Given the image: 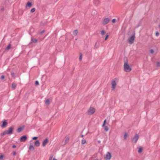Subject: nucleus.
I'll return each instance as SVG.
<instances>
[{"label":"nucleus","mask_w":160,"mask_h":160,"mask_svg":"<svg viewBox=\"0 0 160 160\" xmlns=\"http://www.w3.org/2000/svg\"><path fill=\"white\" fill-rule=\"evenodd\" d=\"M13 128L12 127H10L8 129L4 131L2 134V136H3L6 134H11L12 133V131Z\"/></svg>","instance_id":"1"},{"label":"nucleus","mask_w":160,"mask_h":160,"mask_svg":"<svg viewBox=\"0 0 160 160\" xmlns=\"http://www.w3.org/2000/svg\"><path fill=\"white\" fill-rule=\"evenodd\" d=\"M124 70L126 72H130L132 70L130 66L126 62L124 63Z\"/></svg>","instance_id":"2"},{"label":"nucleus","mask_w":160,"mask_h":160,"mask_svg":"<svg viewBox=\"0 0 160 160\" xmlns=\"http://www.w3.org/2000/svg\"><path fill=\"white\" fill-rule=\"evenodd\" d=\"M95 109L92 107H90L89 109L87 111V113L88 115L92 114L95 112Z\"/></svg>","instance_id":"3"},{"label":"nucleus","mask_w":160,"mask_h":160,"mask_svg":"<svg viewBox=\"0 0 160 160\" xmlns=\"http://www.w3.org/2000/svg\"><path fill=\"white\" fill-rule=\"evenodd\" d=\"M104 157L106 160H110L112 158L111 154L110 152H108L104 155Z\"/></svg>","instance_id":"4"},{"label":"nucleus","mask_w":160,"mask_h":160,"mask_svg":"<svg viewBox=\"0 0 160 160\" xmlns=\"http://www.w3.org/2000/svg\"><path fill=\"white\" fill-rule=\"evenodd\" d=\"M139 137V135L138 134H136L135 136L132 139V143H136L138 141Z\"/></svg>","instance_id":"5"},{"label":"nucleus","mask_w":160,"mask_h":160,"mask_svg":"<svg viewBox=\"0 0 160 160\" xmlns=\"http://www.w3.org/2000/svg\"><path fill=\"white\" fill-rule=\"evenodd\" d=\"M108 123L107 122V121H104L103 124L102 125V126L104 127V130L105 131H107L109 130L108 127L107 126H105L106 125H108Z\"/></svg>","instance_id":"6"},{"label":"nucleus","mask_w":160,"mask_h":160,"mask_svg":"<svg viewBox=\"0 0 160 160\" xmlns=\"http://www.w3.org/2000/svg\"><path fill=\"white\" fill-rule=\"evenodd\" d=\"M135 37L134 34L131 37L129 38L128 39V41L129 43L130 44L133 43L135 39Z\"/></svg>","instance_id":"7"},{"label":"nucleus","mask_w":160,"mask_h":160,"mask_svg":"<svg viewBox=\"0 0 160 160\" xmlns=\"http://www.w3.org/2000/svg\"><path fill=\"white\" fill-rule=\"evenodd\" d=\"M27 139V138L26 136H23L20 138V141L21 142H25Z\"/></svg>","instance_id":"8"},{"label":"nucleus","mask_w":160,"mask_h":160,"mask_svg":"<svg viewBox=\"0 0 160 160\" xmlns=\"http://www.w3.org/2000/svg\"><path fill=\"white\" fill-rule=\"evenodd\" d=\"M116 84H117L115 80H113L112 81L111 85L112 86V88L113 89H114L115 88V87L116 85Z\"/></svg>","instance_id":"9"},{"label":"nucleus","mask_w":160,"mask_h":160,"mask_svg":"<svg viewBox=\"0 0 160 160\" xmlns=\"http://www.w3.org/2000/svg\"><path fill=\"white\" fill-rule=\"evenodd\" d=\"M110 19L108 18H105L103 22V24L104 25H106L108 24L110 21Z\"/></svg>","instance_id":"10"},{"label":"nucleus","mask_w":160,"mask_h":160,"mask_svg":"<svg viewBox=\"0 0 160 160\" xmlns=\"http://www.w3.org/2000/svg\"><path fill=\"white\" fill-rule=\"evenodd\" d=\"M48 140L47 138L45 139L43 141L42 143V146L43 147L45 146L48 143Z\"/></svg>","instance_id":"11"},{"label":"nucleus","mask_w":160,"mask_h":160,"mask_svg":"<svg viewBox=\"0 0 160 160\" xmlns=\"http://www.w3.org/2000/svg\"><path fill=\"white\" fill-rule=\"evenodd\" d=\"M7 124L8 122L5 121H4L2 122V123L1 125V126L2 128H4L7 126Z\"/></svg>","instance_id":"12"},{"label":"nucleus","mask_w":160,"mask_h":160,"mask_svg":"<svg viewBox=\"0 0 160 160\" xmlns=\"http://www.w3.org/2000/svg\"><path fill=\"white\" fill-rule=\"evenodd\" d=\"M29 148V149L31 151H33L34 150V148L32 143L30 144Z\"/></svg>","instance_id":"13"},{"label":"nucleus","mask_w":160,"mask_h":160,"mask_svg":"<svg viewBox=\"0 0 160 160\" xmlns=\"http://www.w3.org/2000/svg\"><path fill=\"white\" fill-rule=\"evenodd\" d=\"M24 128V127L23 126L19 128L17 130V132H20Z\"/></svg>","instance_id":"14"},{"label":"nucleus","mask_w":160,"mask_h":160,"mask_svg":"<svg viewBox=\"0 0 160 160\" xmlns=\"http://www.w3.org/2000/svg\"><path fill=\"white\" fill-rule=\"evenodd\" d=\"M35 145L37 147H38L40 146V143L39 141H36L34 143Z\"/></svg>","instance_id":"15"},{"label":"nucleus","mask_w":160,"mask_h":160,"mask_svg":"<svg viewBox=\"0 0 160 160\" xmlns=\"http://www.w3.org/2000/svg\"><path fill=\"white\" fill-rule=\"evenodd\" d=\"M78 33V31L77 30H75L73 32V35L74 36H76L77 35V33Z\"/></svg>","instance_id":"16"},{"label":"nucleus","mask_w":160,"mask_h":160,"mask_svg":"<svg viewBox=\"0 0 160 160\" xmlns=\"http://www.w3.org/2000/svg\"><path fill=\"white\" fill-rule=\"evenodd\" d=\"M16 85L15 83H12V88L14 89H15L16 88Z\"/></svg>","instance_id":"17"},{"label":"nucleus","mask_w":160,"mask_h":160,"mask_svg":"<svg viewBox=\"0 0 160 160\" xmlns=\"http://www.w3.org/2000/svg\"><path fill=\"white\" fill-rule=\"evenodd\" d=\"M45 103L46 105H48L50 104V100L49 99H48L46 100Z\"/></svg>","instance_id":"18"},{"label":"nucleus","mask_w":160,"mask_h":160,"mask_svg":"<svg viewBox=\"0 0 160 160\" xmlns=\"http://www.w3.org/2000/svg\"><path fill=\"white\" fill-rule=\"evenodd\" d=\"M31 41L33 42L34 43H37L38 41L37 39H36L32 38H31Z\"/></svg>","instance_id":"19"},{"label":"nucleus","mask_w":160,"mask_h":160,"mask_svg":"<svg viewBox=\"0 0 160 160\" xmlns=\"http://www.w3.org/2000/svg\"><path fill=\"white\" fill-rule=\"evenodd\" d=\"M94 3L96 5H98V3H99V0H94Z\"/></svg>","instance_id":"20"},{"label":"nucleus","mask_w":160,"mask_h":160,"mask_svg":"<svg viewBox=\"0 0 160 160\" xmlns=\"http://www.w3.org/2000/svg\"><path fill=\"white\" fill-rule=\"evenodd\" d=\"M11 47V45L10 44H9L7 47L6 48L5 50H8Z\"/></svg>","instance_id":"21"},{"label":"nucleus","mask_w":160,"mask_h":160,"mask_svg":"<svg viewBox=\"0 0 160 160\" xmlns=\"http://www.w3.org/2000/svg\"><path fill=\"white\" fill-rule=\"evenodd\" d=\"M32 3L29 2H28L27 6L29 7H30L32 6Z\"/></svg>","instance_id":"22"},{"label":"nucleus","mask_w":160,"mask_h":160,"mask_svg":"<svg viewBox=\"0 0 160 160\" xmlns=\"http://www.w3.org/2000/svg\"><path fill=\"white\" fill-rule=\"evenodd\" d=\"M128 136V134L126 133H125V134L124 135V137H123L124 139H127Z\"/></svg>","instance_id":"23"},{"label":"nucleus","mask_w":160,"mask_h":160,"mask_svg":"<svg viewBox=\"0 0 160 160\" xmlns=\"http://www.w3.org/2000/svg\"><path fill=\"white\" fill-rule=\"evenodd\" d=\"M142 151V148H139L138 150V152L139 153H141Z\"/></svg>","instance_id":"24"},{"label":"nucleus","mask_w":160,"mask_h":160,"mask_svg":"<svg viewBox=\"0 0 160 160\" xmlns=\"http://www.w3.org/2000/svg\"><path fill=\"white\" fill-rule=\"evenodd\" d=\"M105 33L106 32L104 30H102L101 32V34L102 35H104Z\"/></svg>","instance_id":"25"},{"label":"nucleus","mask_w":160,"mask_h":160,"mask_svg":"<svg viewBox=\"0 0 160 160\" xmlns=\"http://www.w3.org/2000/svg\"><path fill=\"white\" fill-rule=\"evenodd\" d=\"M35 8H33L31 9V12L32 13L34 12L35 11Z\"/></svg>","instance_id":"26"},{"label":"nucleus","mask_w":160,"mask_h":160,"mask_svg":"<svg viewBox=\"0 0 160 160\" xmlns=\"http://www.w3.org/2000/svg\"><path fill=\"white\" fill-rule=\"evenodd\" d=\"M86 143V140L85 139H83L82 141V143L83 144H85Z\"/></svg>","instance_id":"27"},{"label":"nucleus","mask_w":160,"mask_h":160,"mask_svg":"<svg viewBox=\"0 0 160 160\" xmlns=\"http://www.w3.org/2000/svg\"><path fill=\"white\" fill-rule=\"evenodd\" d=\"M11 75L12 77L15 78V74L14 72H12L11 73Z\"/></svg>","instance_id":"28"},{"label":"nucleus","mask_w":160,"mask_h":160,"mask_svg":"<svg viewBox=\"0 0 160 160\" xmlns=\"http://www.w3.org/2000/svg\"><path fill=\"white\" fill-rule=\"evenodd\" d=\"M98 48V45H97V42H96L94 46V48Z\"/></svg>","instance_id":"29"},{"label":"nucleus","mask_w":160,"mask_h":160,"mask_svg":"<svg viewBox=\"0 0 160 160\" xmlns=\"http://www.w3.org/2000/svg\"><path fill=\"white\" fill-rule=\"evenodd\" d=\"M35 85L36 86L38 85L39 84L38 82V81H36L35 82Z\"/></svg>","instance_id":"30"},{"label":"nucleus","mask_w":160,"mask_h":160,"mask_svg":"<svg viewBox=\"0 0 160 160\" xmlns=\"http://www.w3.org/2000/svg\"><path fill=\"white\" fill-rule=\"evenodd\" d=\"M5 78V76L4 75H2L1 77V79L3 80Z\"/></svg>","instance_id":"31"},{"label":"nucleus","mask_w":160,"mask_h":160,"mask_svg":"<svg viewBox=\"0 0 160 160\" xmlns=\"http://www.w3.org/2000/svg\"><path fill=\"white\" fill-rule=\"evenodd\" d=\"M157 67H160V62H157Z\"/></svg>","instance_id":"32"},{"label":"nucleus","mask_w":160,"mask_h":160,"mask_svg":"<svg viewBox=\"0 0 160 160\" xmlns=\"http://www.w3.org/2000/svg\"><path fill=\"white\" fill-rule=\"evenodd\" d=\"M45 32V31L44 30H43L41 32H40V34L41 35L43 33H44Z\"/></svg>","instance_id":"33"},{"label":"nucleus","mask_w":160,"mask_h":160,"mask_svg":"<svg viewBox=\"0 0 160 160\" xmlns=\"http://www.w3.org/2000/svg\"><path fill=\"white\" fill-rule=\"evenodd\" d=\"M150 52L152 54H153L154 52V51L153 49H151L150 50Z\"/></svg>","instance_id":"34"},{"label":"nucleus","mask_w":160,"mask_h":160,"mask_svg":"<svg viewBox=\"0 0 160 160\" xmlns=\"http://www.w3.org/2000/svg\"><path fill=\"white\" fill-rule=\"evenodd\" d=\"M3 158V155L0 156V160H2Z\"/></svg>","instance_id":"35"},{"label":"nucleus","mask_w":160,"mask_h":160,"mask_svg":"<svg viewBox=\"0 0 160 160\" xmlns=\"http://www.w3.org/2000/svg\"><path fill=\"white\" fill-rule=\"evenodd\" d=\"M82 55H81L79 56V60L80 61H81L82 60Z\"/></svg>","instance_id":"36"},{"label":"nucleus","mask_w":160,"mask_h":160,"mask_svg":"<svg viewBox=\"0 0 160 160\" xmlns=\"http://www.w3.org/2000/svg\"><path fill=\"white\" fill-rule=\"evenodd\" d=\"M116 22V20L115 19H114L112 20V22L113 23H115Z\"/></svg>","instance_id":"37"},{"label":"nucleus","mask_w":160,"mask_h":160,"mask_svg":"<svg viewBox=\"0 0 160 160\" xmlns=\"http://www.w3.org/2000/svg\"><path fill=\"white\" fill-rule=\"evenodd\" d=\"M38 138V137H34L32 138V140H36Z\"/></svg>","instance_id":"38"},{"label":"nucleus","mask_w":160,"mask_h":160,"mask_svg":"<svg viewBox=\"0 0 160 160\" xmlns=\"http://www.w3.org/2000/svg\"><path fill=\"white\" fill-rule=\"evenodd\" d=\"M159 35V33L158 32H157L156 33V36H158Z\"/></svg>","instance_id":"39"},{"label":"nucleus","mask_w":160,"mask_h":160,"mask_svg":"<svg viewBox=\"0 0 160 160\" xmlns=\"http://www.w3.org/2000/svg\"><path fill=\"white\" fill-rule=\"evenodd\" d=\"M108 35H106V38H105V40H106L107 39V38H108Z\"/></svg>","instance_id":"40"},{"label":"nucleus","mask_w":160,"mask_h":160,"mask_svg":"<svg viewBox=\"0 0 160 160\" xmlns=\"http://www.w3.org/2000/svg\"><path fill=\"white\" fill-rule=\"evenodd\" d=\"M12 154L13 156H15L16 155V152H12Z\"/></svg>","instance_id":"41"},{"label":"nucleus","mask_w":160,"mask_h":160,"mask_svg":"<svg viewBox=\"0 0 160 160\" xmlns=\"http://www.w3.org/2000/svg\"><path fill=\"white\" fill-rule=\"evenodd\" d=\"M69 139L68 138H67L66 139V140L65 141V142H67L68 140Z\"/></svg>","instance_id":"42"},{"label":"nucleus","mask_w":160,"mask_h":160,"mask_svg":"<svg viewBox=\"0 0 160 160\" xmlns=\"http://www.w3.org/2000/svg\"><path fill=\"white\" fill-rule=\"evenodd\" d=\"M52 157H50L49 159V160H51L52 159Z\"/></svg>","instance_id":"43"},{"label":"nucleus","mask_w":160,"mask_h":160,"mask_svg":"<svg viewBox=\"0 0 160 160\" xmlns=\"http://www.w3.org/2000/svg\"><path fill=\"white\" fill-rule=\"evenodd\" d=\"M12 147L13 148H16V146L15 145H13Z\"/></svg>","instance_id":"44"},{"label":"nucleus","mask_w":160,"mask_h":160,"mask_svg":"<svg viewBox=\"0 0 160 160\" xmlns=\"http://www.w3.org/2000/svg\"><path fill=\"white\" fill-rule=\"evenodd\" d=\"M53 160H57V159H56V158H54L53 159Z\"/></svg>","instance_id":"45"},{"label":"nucleus","mask_w":160,"mask_h":160,"mask_svg":"<svg viewBox=\"0 0 160 160\" xmlns=\"http://www.w3.org/2000/svg\"><path fill=\"white\" fill-rule=\"evenodd\" d=\"M1 10L2 11H3L4 10V9L3 8H2L1 9Z\"/></svg>","instance_id":"46"},{"label":"nucleus","mask_w":160,"mask_h":160,"mask_svg":"<svg viewBox=\"0 0 160 160\" xmlns=\"http://www.w3.org/2000/svg\"><path fill=\"white\" fill-rule=\"evenodd\" d=\"M159 28H160V24H159Z\"/></svg>","instance_id":"47"},{"label":"nucleus","mask_w":160,"mask_h":160,"mask_svg":"<svg viewBox=\"0 0 160 160\" xmlns=\"http://www.w3.org/2000/svg\"><path fill=\"white\" fill-rule=\"evenodd\" d=\"M94 160H98V159H94Z\"/></svg>","instance_id":"48"}]
</instances>
